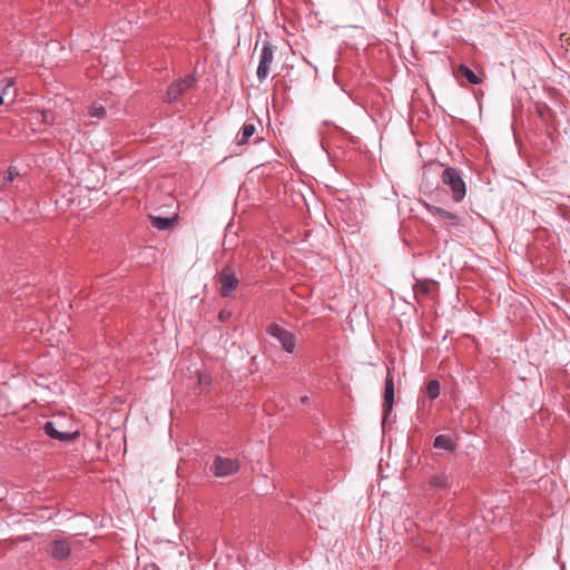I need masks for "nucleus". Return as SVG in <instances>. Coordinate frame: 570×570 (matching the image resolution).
Instances as JSON below:
<instances>
[{"mask_svg":"<svg viewBox=\"0 0 570 570\" xmlns=\"http://www.w3.org/2000/svg\"><path fill=\"white\" fill-rule=\"evenodd\" d=\"M444 186L449 187L454 203H460L466 195V184L459 169L446 167L441 175Z\"/></svg>","mask_w":570,"mask_h":570,"instance_id":"f257e3e1","label":"nucleus"},{"mask_svg":"<svg viewBox=\"0 0 570 570\" xmlns=\"http://www.w3.org/2000/svg\"><path fill=\"white\" fill-rule=\"evenodd\" d=\"M267 334L278 341L282 345V348L288 353L293 354L296 347V336L294 333L287 331L283 326L277 323H272L268 325L266 330Z\"/></svg>","mask_w":570,"mask_h":570,"instance_id":"f03ea898","label":"nucleus"},{"mask_svg":"<svg viewBox=\"0 0 570 570\" xmlns=\"http://www.w3.org/2000/svg\"><path fill=\"white\" fill-rule=\"evenodd\" d=\"M219 294L222 297H229L238 287L239 279L232 265H225L218 274Z\"/></svg>","mask_w":570,"mask_h":570,"instance_id":"7ed1b4c3","label":"nucleus"},{"mask_svg":"<svg viewBox=\"0 0 570 570\" xmlns=\"http://www.w3.org/2000/svg\"><path fill=\"white\" fill-rule=\"evenodd\" d=\"M210 470L218 478L229 476L239 470V462L237 459L216 455Z\"/></svg>","mask_w":570,"mask_h":570,"instance_id":"20e7f679","label":"nucleus"},{"mask_svg":"<svg viewBox=\"0 0 570 570\" xmlns=\"http://www.w3.org/2000/svg\"><path fill=\"white\" fill-rule=\"evenodd\" d=\"M196 82V78L193 75H188L179 80L173 82L165 96L167 102L177 101L188 89H190Z\"/></svg>","mask_w":570,"mask_h":570,"instance_id":"39448f33","label":"nucleus"},{"mask_svg":"<svg viewBox=\"0 0 570 570\" xmlns=\"http://www.w3.org/2000/svg\"><path fill=\"white\" fill-rule=\"evenodd\" d=\"M273 59V47L268 41H264L263 47L261 49L259 63L256 71L259 81H263L268 77Z\"/></svg>","mask_w":570,"mask_h":570,"instance_id":"423d86ee","label":"nucleus"},{"mask_svg":"<svg viewBox=\"0 0 570 570\" xmlns=\"http://www.w3.org/2000/svg\"><path fill=\"white\" fill-rule=\"evenodd\" d=\"M394 396H395V390H394V382L393 377L387 372L385 383H384V410H383V419L386 420L389 414L392 412L393 404H394Z\"/></svg>","mask_w":570,"mask_h":570,"instance_id":"0eeeda50","label":"nucleus"},{"mask_svg":"<svg viewBox=\"0 0 570 570\" xmlns=\"http://www.w3.org/2000/svg\"><path fill=\"white\" fill-rule=\"evenodd\" d=\"M43 431L49 438L61 442H71L78 436V433L59 431L56 428V423L52 421H48L45 423Z\"/></svg>","mask_w":570,"mask_h":570,"instance_id":"6e6552de","label":"nucleus"},{"mask_svg":"<svg viewBox=\"0 0 570 570\" xmlns=\"http://www.w3.org/2000/svg\"><path fill=\"white\" fill-rule=\"evenodd\" d=\"M70 544L67 540H56L51 544L50 553L56 560H66L70 554Z\"/></svg>","mask_w":570,"mask_h":570,"instance_id":"1a4fd4ad","label":"nucleus"},{"mask_svg":"<svg viewBox=\"0 0 570 570\" xmlns=\"http://www.w3.org/2000/svg\"><path fill=\"white\" fill-rule=\"evenodd\" d=\"M453 481L450 475L442 472L439 474H434L429 480V485L436 490H449L452 485Z\"/></svg>","mask_w":570,"mask_h":570,"instance_id":"9d476101","label":"nucleus"},{"mask_svg":"<svg viewBox=\"0 0 570 570\" xmlns=\"http://www.w3.org/2000/svg\"><path fill=\"white\" fill-rule=\"evenodd\" d=\"M426 209L430 214L440 216L441 218L449 220L451 225H456L459 223V216L452 212H449L442 207L428 205Z\"/></svg>","mask_w":570,"mask_h":570,"instance_id":"9b49d317","label":"nucleus"},{"mask_svg":"<svg viewBox=\"0 0 570 570\" xmlns=\"http://www.w3.org/2000/svg\"><path fill=\"white\" fill-rule=\"evenodd\" d=\"M433 446L435 449L445 450V451H454L456 448V443L450 435L440 434L434 438Z\"/></svg>","mask_w":570,"mask_h":570,"instance_id":"f8f14e48","label":"nucleus"},{"mask_svg":"<svg viewBox=\"0 0 570 570\" xmlns=\"http://www.w3.org/2000/svg\"><path fill=\"white\" fill-rule=\"evenodd\" d=\"M458 75L465 78L471 85H479L482 82V79L475 75L472 69L463 63L459 66Z\"/></svg>","mask_w":570,"mask_h":570,"instance_id":"ddd939ff","label":"nucleus"},{"mask_svg":"<svg viewBox=\"0 0 570 570\" xmlns=\"http://www.w3.org/2000/svg\"><path fill=\"white\" fill-rule=\"evenodd\" d=\"M256 127L254 124L246 122L243 125L239 138L237 139L238 145H245L255 134Z\"/></svg>","mask_w":570,"mask_h":570,"instance_id":"4468645a","label":"nucleus"},{"mask_svg":"<svg viewBox=\"0 0 570 570\" xmlns=\"http://www.w3.org/2000/svg\"><path fill=\"white\" fill-rule=\"evenodd\" d=\"M151 226L157 228L158 230H166L173 224V218L169 217H160V216H150Z\"/></svg>","mask_w":570,"mask_h":570,"instance_id":"2eb2a0df","label":"nucleus"},{"mask_svg":"<svg viewBox=\"0 0 570 570\" xmlns=\"http://www.w3.org/2000/svg\"><path fill=\"white\" fill-rule=\"evenodd\" d=\"M426 394L431 400H435L440 395V382L431 380L426 385Z\"/></svg>","mask_w":570,"mask_h":570,"instance_id":"dca6fc26","label":"nucleus"},{"mask_svg":"<svg viewBox=\"0 0 570 570\" xmlns=\"http://www.w3.org/2000/svg\"><path fill=\"white\" fill-rule=\"evenodd\" d=\"M36 119L41 124L51 125L55 121V114L50 110H42L38 112Z\"/></svg>","mask_w":570,"mask_h":570,"instance_id":"f3484780","label":"nucleus"},{"mask_svg":"<svg viewBox=\"0 0 570 570\" xmlns=\"http://www.w3.org/2000/svg\"><path fill=\"white\" fill-rule=\"evenodd\" d=\"M430 284L425 281H416V283L413 285V292L414 295H426L430 293Z\"/></svg>","mask_w":570,"mask_h":570,"instance_id":"a211bd4d","label":"nucleus"},{"mask_svg":"<svg viewBox=\"0 0 570 570\" xmlns=\"http://www.w3.org/2000/svg\"><path fill=\"white\" fill-rule=\"evenodd\" d=\"M89 114L91 117H95V118H98V119H102L106 117L107 115V110L104 106L99 105V104H92L90 109H89Z\"/></svg>","mask_w":570,"mask_h":570,"instance_id":"6ab92c4d","label":"nucleus"},{"mask_svg":"<svg viewBox=\"0 0 570 570\" xmlns=\"http://www.w3.org/2000/svg\"><path fill=\"white\" fill-rule=\"evenodd\" d=\"M18 176H19L18 169L16 167L11 166L8 168V170L6 173L4 180L12 181Z\"/></svg>","mask_w":570,"mask_h":570,"instance_id":"aec40b11","label":"nucleus"},{"mask_svg":"<svg viewBox=\"0 0 570 570\" xmlns=\"http://www.w3.org/2000/svg\"><path fill=\"white\" fill-rule=\"evenodd\" d=\"M212 382V377L207 373H199L198 374V383L199 385L208 386Z\"/></svg>","mask_w":570,"mask_h":570,"instance_id":"412c9836","label":"nucleus"},{"mask_svg":"<svg viewBox=\"0 0 570 570\" xmlns=\"http://www.w3.org/2000/svg\"><path fill=\"white\" fill-rule=\"evenodd\" d=\"M229 316H230V313H229V312H224V311H223V312H220V313H219V320H220L222 322H225Z\"/></svg>","mask_w":570,"mask_h":570,"instance_id":"4be33fe9","label":"nucleus"},{"mask_svg":"<svg viewBox=\"0 0 570 570\" xmlns=\"http://www.w3.org/2000/svg\"><path fill=\"white\" fill-rule=\"evenodd\" d=\"M12 85H13L12 79H7V86H6V88H4V91L7 90V88H9V87H10V86H12Z\"/></svg>","mask_w":570,"mask_h":570,"instance_id":"5701e85b","label":"nucleus"},{"mask_svg":"<svg viewBox=\"0 0 570 570\" xmlns=\"http://www.w3.org/2000/svg\"><path fill=\"white\" fill-rule=\"evenodd\" d=\"M301 401H302V403H307L308 397H307V396H303V397L301 399Z\"/></svg>","mask_w":570,"mask_h":570,"instance_id":"b1692460","label":"nucleus"},{"mask_svg":"<svg viewBox=\"0 0 570 570\" xmlns=\"http://www.w3.org/2000/svg\"><path fill=\"white\" fill-rule=\"evenodd\" d=\"M3 104V98H2V95L0 94V105Z\"/></svg>","mask_w":570,"mask_h":570,"instance_id":"393cba45","label":"nucleus"},{"mask_svg":"<svg viewBox=\"0 0 570 570\" xmlns=\"http://www.w3.org/2000/svg\"><path fill=\"white\" fill-rule=\"evenodd\" d=\"M2 289H3V287H2V285H0V291H2Z\"/></svg>","mask_w":570,"mask_h":570,"instance_id":"a878e982","label":"nucleus"}]
</instances>
